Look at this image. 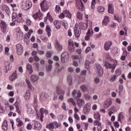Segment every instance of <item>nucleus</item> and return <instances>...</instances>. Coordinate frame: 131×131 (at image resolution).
Returning <instances> with one entry per match:
<instances>
[{"instance_id":"nucleus-14","label":"nucleus","mask_w":131,"mask_h":131,"mask_svg":"<svg viewBox=\"0 0 131 131\" xmlns=\"http://www.w3.org/2000/svg\"><path fill=\"white\" fill-rule=\"evenodd\" d=\"M27 69L28 70L29 74H32L33 73V69L31 64H28L27 65Z\"/></svg>"},{"instance_id":"nucleus-31","label":"nucleus","mask_w":131,"mask_h":131,"mask_svg":"<svg viewBox=\"0 0 131 131\" xmlns=\"http://www.w3.org/2000/svg\"><path fill=\"white\" fill-rule=\"evenodd\" d=\"M84 97L85 100H86V101H90V100L91 99V96H90V95H89L88 94H84Z\"/></svg>"},{"instance_id":"nucleus-8","label":"nucleus","mask_w":131,"mask_h":131,"mask_svg":"<svg viewBox=\"0 0 131 131\" xmlns=\"http://www.w3.org/2000/svg\"><path fill=\"white\" fill-rule=\"evenodd\" d=\"M68 53L64 52L62 53L61 55V60L62 63H65L66 62V60H67V56H68Z\"/></svg>"},{"instance_id":"nucleus-37","label":"nucleus","mask_w":131,"mask_h":131,"mask_svg":"<svg viewBox=\"0 0 131 131\" xmlns=\"http://www.w3.org/2000/svg\"><path fill=\"white\" fill-rule=\"evenodd\" d=\"M110 80L111 82L115 81L116 80V75H115L111 77L110 79Z\"/></svg>"},{"instance_id":"nucleus-22","label":"nucleus","mask_w":131,"mask_h":131,"mask_svg":"<svg viewBox=\"0 0 131 131\" xmlns=\"http://www.w3.org/2000/svg\"><path fill=\"white\" fill-rule=\"evenodd\" d=\"M67 80L69 83V85H72L73 80H72V77L71 76V75L68 76Z\"/></svg>"},{"instance_id":"nucleus-28","label":"nucleus","mask_w":131,"mask_h":131,"mask_svg":"<svg viewBox=\"0 0 131 131\" xmlns=\"http://www.w3.org/2000/svg\"><path fill=\"white\" fill-rule=\"evenodd\" d=\"M53 123L54 126L56 127L57 128H58V127H61V126H62L61 123H58L57 122H54Z\"/></svg>"},{"instance_id":"nucleus-44","label":"nucleus","mask_w":131,"mask_h":131,"mask_svg":"<svg viewBox=\"0 0 131 131\" xmlns=\"http://www.w3.org/2000/svg\"><path fill=\"white\" fill-rule=\"evenodd\" d=\"M74 116V118L77 119V120H79L80 118L78 116V115L77 114V113H75Z\"/></svg>"},{"instance_id":"nucleus-46","label":"nucleus","mask_w":131,"mask_h":131,"mask_svg":"<svg viewBox=\"0 0 131 131\" xmlns=\"http://www.w3.org/2000/svg\"><path fill=\"white\" fill-rule=\"evenodd\" d=\"M40 38L41 39H42V40H43V41H47L48 40V37H45L43 36H40Z\"/></svg>"},{"instance_id":"nucleus-42","label":"nucleus","mask_w":131,"mask_h":131,"mask_svg":"<svg viewBox=\"0 0 131 131\" xmlns=\"http://www.w3.org/2000/svg\"><path fill=\"white\" fill-rule=\"evenodd\" d=\"M47 18L49 19V20H50L51 22H53V18L51 16V14H50V12L48 13Z\"/></svg>"},{"instance_id":"nucleus-60","label":"nucleus","mask_w":131,"mask_h":131,"mask_svg":"<svg viewBox=\"0 0 131 131\" xmlns=\"http://www.w3.org/2000/svg\"><path fill=\"white\" fill-rule=\"evenodd\" d=\"M61 108H62L63 110H66V103H65V102L63 103Z\"/></svg>"},{"instance_id":"nucleus-13","label":"nucleus","mask_w":131,"mask_h":131,"mask_svg":"<svg viewBox=\"0 0 131 131\" xmlns=\"http://www.w3.org/2000/svg\"><path fill=\"white\" fill-rule=\"evenodd\" d=\"M2 129L4 131L8 130V121L5 120L2 125Z\"/></svg>"},{"instance_id":"nucleus-15","label":"nucleus","mask_w":131,"mask_h":131,"mask_svg":"<svg viewBox=\"0 0 131 131\" xmlns=\"http://www.w3.org/2000/svg\"><path fill=\"white\" fill-rule=\"evenodd\" d=\"M114 12V8L112 6V4H109L108 12L110 13V14H113Z\"/></svg>"},{"instance_id":"nucleus-23","label":"nucleus","mask_w":131,"mask_h":131,"mask_svg":"<svg viewBox=\"0 0 131 131\" xmlns=\"http://www.w3.org/2000/svg\"><path fill=\"white\" fill-rule=\"evenodd\" d=\"M97 11L99 13H103L105 11V8L103 6H99L97 8Z\"/></svg>"},{"instance_id":"nucleus-18","label":"nucleus","mask_w":131,"mask_h":131,"mask_svg":"<svg viewBox=\"0 0 131 131\" xmlns=\"http://www.w3.org/2000/svg\"><path fill=\"white\" fill-rule=\"evenodd\" d=\"M108 68L109 69H112L111 72L112 73H113V72H114V70H115V68H116V65L115 64H112L111 63H110L108 65Z\"/></svg>"},{"instance_id":"nucleus-55","label":"nucleus","mask_w":131,"mask_h":131,"mask_svg":"<svg viewBox=\"0 0 131 131\" xmlns=\"http://www.w3.org/2000/svg\"><path fill=\"white\" fill-rule=\"evenodd\" d=\"M94 81L95 83H99V82H100V79L99 78H95Z\"/></svg>"},{"instance_id":"nucleus-48","label":"nucleus","mask_w":131,"mask_h":131,"mask_svg":"<svg viewBox=\"0 0 131 131\" xmlns=\"http://www.w3.org/2000/svg\"><path fill=\"white\" fill-rule=\"evenodd\" d=\"M27 128L29 130H31L32 129V125H31V124H28L27 126Z\"/></svg>"},{"instance_id":"nucleus-7","label":"nucleus","mask_w":131,"mask_h":131,"mask_svg":"<svg viewBox=\"0 0 131 131\" xmlns=\"http://www.w3.org/2000/svg\"><path fill=\"white\" fill-rule=\"evenodd\" d=\"M111 46H112V41H108L105 42L104 46L105 51H109V50H110V48L111 47Z\"/></svg>"},{"instance_id":"nucleus-41","label":"nucleus","mask_w":131,"mask_h":131,"mask_svg":"<svg viewBox=\"0 0 131 131\" xmlns=\"http://www.w3.org/2000/svg\"><path fill=\"white\" fill-rule=\"evenodd\" d=\"M96 5V0H92V5H91V9H95V6Z\"/></svg>"},{"instance_id":"nucleus-21","label":"nucleus","mask_w":131,"mask_h":131,"mask_svg":"<svg viewBox=\"0 0 131 131\" xmlns=\"http://www.w3.org/2000/svg\"><path fill=\"white\" fill-rule=\"evenodd\" d=\"M17 76H18L17 75V71H15L14 73L12 74L11 81H14L15 78H17Z\"/></svg>"},{"instance_id":"nucleus-49","label":"nucleus","mask_w":131,"mask_h":131,"mask_svg":"<svg viewBox=\"0 0 131 131\" xmlns=\"http://www.w3.org/2000/svg\"><path fill=\"white\" fill-rule=\"evenodd\" d=\"M123 91V85H120L119 87V93L120 94L121 93V91Z\"/></svg>"},{"instance_id":"nucleus-17","label":"nucleus","mask_w":131,"mask_h":131,"mask_svg":"<svg viewBox=\"0 0 131 131\" xmlns=\"http://www.w3.org/2000/svg\"><path fill=\"white\" fill-rule=\"evenodd\" d=\"M54 24L57 29H60V28H61V23L60 21L55 20Z\"/></svg>"},{"instance_id":"nucleus-10","label":"nucleus","mask_w":131,"mask_h":131,"mask_svg":"<svg viewBox=\"0 0 131 131\" xmlns=\"http://www.w3.org/2000/svg\"><path fill=\"white\" fill-rule=\"evenodd\" d=\"M103 73H104L103 68L100 66H98L97 67V75H98V76H102L103 75Z\"/></svg>"},{"instance_id":"nucleus-43","label":"nucleus","mask_w":131,"mask_h":131,"mask_svg":"<svg viewBox=\"0 0 131 131\" xmlns=\"http://www.w3.org/2000/svg\"><path fill=\"white\" fill-rule=\"evenodd\" d=\"M16 112L18 113V115H21V112L20 111V108H19V106L16 105Z\"/></svg>"},{"instance_id":"nucleus-24","label":"nucleus","mask_w":131,"mask_h":131,"mask_svg":"<svg viewBox=\"0 0 131 131\" xmlns=\"http://www.w3.org/2000/svg\"><path fill=\"white\" fill-rule=\"evenodd\" d=\"M46 31L47 32V34L48 36H51V31H52V29L49 26H47L46 27Z\"/></svg>"},{"instance_id":"nucleus-32","label":"nucleus","mask_w":131,"mask_h":131,"mask_svg":"<svg viewBox=\"0 0 131 131\" xmlns=\"http://www.w3.org/2000/svg\"><path fill=\"white\" fill-rule=\"evenodd\" d=\"M68 50L71 52V53H73V52H74V51L75 50L74 49V46H69Z\"/></svg>"},{"instance_id":"nucleus-12","label":"nucleus","mask_w":131,"mask_h":131,"mask_svg":"<svg viewBox=\"0 0 131 131\" xmlns=\"http://www.w3.org/2000/svg\"><path fill=\"white\" fill-rule=\"evenodd\" d=\"M77 104L78 105L79 107H82L85 103L84 102V100L82 99H77Z\"/></svg>"},{"instance_id":"nucleus-9","label":"nucleus","mask_w":131,"mask_h":131,"mask_svg":"<svg viewBox=\"0 0 131 131\" xmlns=\"http://www.w3.org/2000/svg\"><path fill=\"white\" fill-rule=\"evenodd\" d=\"M111 105H112V100H111L110 99H107L104 103V107L105 109H108V108H109Z\"/></svg>"},{"instance_id":"nucleus-62","label":"nucleus","mask_w":131,"mask_h":131,"mask_svg":"<svg viewBox=\"0 0 131 131\" xmlns=\"http://www.w3.org/2000/svg\"><path fill=\"white\" fill-rule=\"evenodd\" d=\"M68 35L69 36H72V32H71V30L69 29V30L68 31Z\"/></svg>"},{"instance_id":"nucleus-58","label":"nucleus","mask_w":131,"mask_h":131,"mask_svg":"<svg viewBox=\"0 0 131 131\" xmlns=\"http://www.w3.org/2000/svg\"><path fill=\"white\" fill-rule=\"evenodd\" d=\"M18 19L19 20V21H22L23 20V18L22 17L21 14H18Z\"/></svg>"},{"instance_id":"nucleus-54","label":"nucleus","mask_w":131,"mask_h":131,"mask_svg":"<svg viewBox=\"0 0 131 131\" xmlns=\"http://www.w3.org/2000/svg\"><path fill=\"white\" fill-rule=\"evenodd\" d=\"M116 74L117 75H120L121 74V73L120 72V70L117 69L116 70Z\"/></svg>"},{"instance_id":"nucleus-2","label":"nucleus","mask_w":131,"mask_h":131,"mask_svg":"<svg viewBox=\"0 0 131 131\" xmlns=\"http://www.w3.org/2000/svg\"><path fill=\"white\" fill-rule=\"evenodd\" d=\"M74 31L76 37H79L81 34V29L77 24H76L75 26Z\"/></svg>"},{"instance_id":"nucleus-30","label":"nucleus","mask_w":131,"mask_h":131,"mask_svg":"<svg viewBox=\"0 0 131 131\" xmlns=\"http://www.w3.org/2000/svg\"><path fill=\"white\" fill-rule=\"evenodd\" d=\"M30 98V93L29 92H26L25 96V99L26 100H29Z\"/></svg>"},{"instance_id":"nucleus-64","label":"nucleus","mask_w":131,"mask_h":131,"mask_svg":"<svg viewBox=\"0 0 131 131\" xmlns=\"http://www.w3.org/2000/svg\"><path fill=\"white\" fill-rule=\"evenodd\" d=\"M8 96L10 97H13L14 96V92L11 91L8 93Z\"/></svg>"},{"instance_id":"nucleus-50","label":"nucleus","mask_w":131,"mask_h":131,"mask_svg":"<svg viewBox=\"0 0 131 131\" xmlns=\"http://www.w3.org/2000/svg\"><path fill=\"white\" fill-rule=\"evenodd\" d=\"M26 24L27 25H29V26H30V25H31V20H30V19H27Z\"/></svg>"},{"instance_id":"nucleus-39","label":"nucleus","mask_w":131,"mask_h":131,"mask_svg":"<svg viewBox=\"0 0 131 131\" xmlns=\"http://www.w3.org/2000/svg\"><path fill=\"white\" fill-rule=\"evenodd\" d=\"M65 14H67L68 15V18H71V13L69 12V11L66 10L64 11Z\"/></svg>"},{"instance_id":"nucleus-63","label":"nucleus","mask_w":131,"mask_h":131,"mask_svg":"<svg viewBox=\"0 0 131 131\" xmlns=\"http://www.w3.org/2000/svg\"><path fill=\"white\" fill-rule=\"evenodd\" d=\"M53 59L54 61H59V57L58 56H55L53 57Z\"/></svg>"},{"instance_id":"nucleus-25","label":"nucleus","mask_w":131,"mask_h":131,"mask_svg":"<svg viewBox=\"0 0 131 131\" xmlns=\"http://www.w3.org/2000/svg\"><path fill=\"white\" fill-rule=\"evenodd\" d=\"M34 106L36 112H37V108H38V104H37V99H35L34 102Z\"/></svg>"},{"instance_id":"nucleus-26","label":"nucleus","mask_w":131,"mask_h":131,"mask_svg":"<svg viewBox=\"0 0 131 131\" xmlns=\"http://www.w3.org/2000/svg\"><path fill=\"white\" fill-rule=\"evenodd\" d=\"M26 81L28 86L29 88V89H30L31 90H32V88H33V86H32V85L31 84L30 81L29 80L26 79Z\"/></svg>"},{"instance_id":"nucleus-52","label":"nucleus","mask_w":131,"mask_h":131,"mask_svg":"<svg viewBox=\"0 0 131 131\" xmlns=\"http://www.w3.org/2000/svg\"><path fill=\"white\" fill-rule=\"evenodd\" d=\"M88 111H89V110H88V108H86L85 106L83 108V113L85 114L88 113Z\"/></svg>"},{"instance_id":"nucleus-5","label":"nucleus","mask_w":131,"mask_h":131,"mask_svg":"<svg viewBox=\"0 0 131 131\" xmlns=\"http://www.w3.org/2000/svg\"><path fill=\"white\" fill-rule=\"evenodd\" d=\"M40 6L43 12H46L49 10V6L46 4V2L45 1H43L41 3Z\"/></svg>"},{"instance_id":"nucleus-35","label":"nucleus","mask_w":131,"mask_h":131,"mask_svg":"<svg viewBox=\"0 0 131 131\" xmlns=\"http://www.w3.org/2000/svg\"><path fill=\"white\" fill-rule=\"evenodd\" d=\"M94 117L95 119H98V120H100V115H99V113H98L94 114Z\"/></svg>"},{"instance_id":"nucleus-59","label":"nucleus","mask_w":131,"mask_h":131,"mask_svg":"<svg viewBox=\"0 0 131 131\" xmlns=\"http://www.w3.org/2000/svg\"><path fill=\"white\" fill-rule=\"evenodd\" d=\"M16 17H17V15L16 14V13H12V20H14V19H16Z\"/></svg>"},{"instance_id":"nucleus-40","label":"nucleus","mask_w":131,"mask_h":131,"mask_svg":"<svg viewBox=\"0 0 131 131\" xmlns=\"http://www.w3.org/2000/svg\"><path fill=\"white\" fill-rule=\"evenodd\" d=\"M81 90L82 92H86V86L85 85H82L80 86Z\"/></svg>"},{"instance_id":"nucleus-3","label":"nucleus","mask_w":131,"mask_h":131,"mask_svg":"<svg viewBox=\"0 0 131 131\" xmlns=\"http://www.w3.org/2000/svg\"><path fill=\"white\" fill-rule=\"evenodd\" d=\"M76 5L77 9L81 12H82V11L84 10V6H83V3L81 0H76Z\"/></svg>"},{"instance_id":"nucleus-45","label":"nucleus","mask_w":131,"mask_h":131,"mask_svg":"<svg viewBox=\"0 0 131 131\" xmlns=\"http://www.w3.org/2000/svg\"><path fill=\"white\" fill-rule=\"evenodd\" d=\"M41 98H42V99H43V100H46V99H47V98H48V94H42L41 95Z\"/></svg>"},{"instance_id":"nucleus-38","label":"nucleus","mask_w":131,"mask_h":131,"mask_svg":"<svg viewBox=\"0 0 131 131\" xmlns=\"http://www.w3.org/2000/svg\"><path fill=\"white\" fill-rule=\"evenodd\" d=\"M69 46L74 47V43L73 42V40L72 39H69L68 41Z\"/></svg>"},{"instance_id":"nucleus-27","label":"nucleus","mask_w":131,"mask_h":131,"mask_svg":"<svg viewBox=\"0 0 131 131\" xmlns=\"http://www.w3.org/2000/svg\"><path fill=\"white\" fill-rule=\"evenodd\" d=\"M124 117V116H123V113H120L118 115V121H121V119H123Z\"/></svg>"},{"instance_id":"nucleus-34","label":"nucleus","mask_w":131,"mask_h":131,"mask_svg":"<svg viewBox=\"0 0 131 131\" xmlns=\"http://www.w3.org/2000/svg\"><path fill=\"white\" fill-rule=\"evenodd\" d=\"M56 12V13H60L61 11V7L59 5H57L55 7Z\"/></svg>"},{"instance_id":"nucleus-56","label":"nucleus","mask_w":131,"mask_h":131,"mask_svg":"<svg viewBox=\"0 0 131 131\" xmlns=\"http://www.w3.org/2000/svg\"><path fill=\"white\" fill-rule=\"evenodd\" d=\"M68 71H69L71 73H72V72H73V69L72 67H69L68 68Z\"/></svg>"},{"instance_id":"nucleus-19","label":"nucleus","mask_w":131,"mask_h":131,"mask_svg":"<svg viewBox=\"0 0 131 131\" xmlns=\"http://www.w3.org/2000/svg\"><path fill=\"white\" fill-rule=\"evenodd\" d=\"M39 78L38 77V76L36 75L31 76V80H32V81H33V82H35V81H37Z\"/></svg>"},{"instance_id":"nucleus-11","label":"nucleus","mask_w":131,"mask_h":131,"mask_svg":"<svg viewBox=\"0 0 131 131\" xmlns=\"http://www.w3.org/2000/svg\"><path fill=\"white\" fill-rule=\"evenodd\" d=\"M56 93L57 95H64L65 94V91L62 90L60 86H57L56 87Z\"/></svg>"},{"instance_id":"nucleus-16","label":"nucleus","mask_w":131,"mask_h":131,"mask_svg":"<svg viewBox=\"0 0 131 131\" xmlns=\"http://www.w3.org/2000/svg\"><path fill=\"white\" fill-rule=\"evenodd\" d=\"M55 45H56V46L57 48V50L58 51H62V50L63 49V46H62V45L59 43V42L58 41H56L55 42Z\"/></svg>"},{"instance_id":"nucleus-57","label":"nucleus","mask_w":131,"mask_h":131,"mask_svg":"<svg viewBox=\"0 0 131 131\" xmlns=\"http://www.w3.org/2000/svg\"><path fill=\"white\" fill-rule=\"evenodd\" d=\"M114 125L115 127H117V128H118V127H119V123L118 122H115Z\"/></svg>"},{"instance_id":"nucleus-20","label":"nucleus","mask_w":131,"mask_h":131,"mask_svg":"<svg viewBox=\"0 0 131 131\" xmlns=\"http://www.w3.org/2000/svg\"><path fill=\"white\" fill-rule=\"evenodd\" d=\"M109 20H110V19L109 18V17L108 16H105L104 19L103 20V24H104V25H108V23H109Z\"/></svg>"},{"instance_id":"nucleus-1","label":"nucleus","mask_w":131,"mask_h":131,"mask_svg":"<svg viewBox=\"0 0 131 131\" xmlns=\"http://www.w3.org/2000/svg\"><path fill=\"white\" fill-rule=\"evenodd\" d=\"M32 7V3L30 1H23L21 8L25 11H28Z\"/></svg>"},{"instance_id":"nucleus-36","label":"nucleus","mask_w":131,"mask_h":131,"mask_svg":"<svg viewBox=\"0 0 131 131\" xmlns=\"http://www.w3.org/2000/svg\"><path fill=\"white\" fill-rule=\"evenodd\" d=\"M77 17L78 19H82V13L80 12H78L77 13Z\"/></svg>"},{"instance_id":"nucleus-6","label":"nucleus","mask_w":131,"mask_h":131,"mask_svg":"<svg viewBox=\"0 0 131 131\" xmlns=\"http://www.w3.org/2000/svg\"><path fill=\"white\" fill-rule=\"evenodd\" d=\"M16 50L18 55H22L23 53V46L20 43L16 45Z\"/></svg>"},{"instance_id":"nucleus-29","label":"nucleus","mask_w":131,"mask_h":131,"mask_svg":"<svg viewBox=\"0 0 131 131\" xmlns=\"http://www.w3.org/2000/svg\"><path fill=\"white\" fill-rule=\"evenodd\" d=\"M90 61L89 60H86L85 62V68L86 69H90Z\"/></svg>"},{"instance_id":"nucleus-51","label":"nucleus","mask_w":131,"mask_h":131,"mask_svg":"<svg viewBox=\"0 0 131 131\" xmlns=\"http://www.w3.org/2000/svg\"><path fill=\"white\" fill-rule=\"evenodd\" d=\"M53 69V66L52 64H49L48 66V69H47V71H51Z\"/></svg>"},{"instance_id":"nucleus-47","label":"nucleus","mask_w":131,"mask_h":131,"mask_svg":"<svg viewBox=\"0 0 131 131\" xmlns=\"http://www.w3.org/2000/svg\"><path fill=\"white\" fill-rule=\"evenodd\" d=\"M59 18L60 19H63V18H65V14H64L63 12L60 13V15L59 16Z\"/></svg>"},{"instance_id":"nucleus-33","label":"nucleus","mask_w":131,"mask_h":131,"mask_svg":"<svg viewBox=\"0 0 131 131\" xmlns=\"http://www.w3.org/2000/svg\"><path fill=\"white\" fill-rule=\"evenodd\" d=\"M94 125H97L98 126H101L102 125V124L100 121H98V120H96V121H94Z\"/></svg>"},{"instance_id":"nucleus-4","label":"nucleus","mask_w":131,"mask_h":131,"mask_svg":"<svg viewBox=\"0 0 131 131\" xmlns=\"http://www.w3.org/2000/svg\"><path fill=\"white\" fill-rule=\"evenodd\" d=\"M0 26L2 32L5 33V32L7 31V23L4 20H1Z\"/></svg>"},{"instance_id":"nucleus-53","label":"nucleus","mask_w":131,"mask_h":131,"mask_svg":"<svg viewBox=\"0 0 131 131\" xmlns=\"http://www.w3.org/2000/svg\"><path fill=\"white\" fill-rule=\"evenodd\" d=\"M38 17V18H39V15H38V13L33 15V17L34 18V19H35V20H36V19H37Z\"/></svg>"},{"instance_id":"nucleus-61","label":"nucleus","mask_w":131,"mask_h":131,"mask_svg":"<svg viewBox=\"0 0 131 131\" xmlns=\"http://www.w3.org/2000/svg\"><path fill=\"white\" fill-rule=\"evenodd\" d=\"M37 53L39 55H43L45 54V51L38 50Z\"/></svg>"}]
</instances>
